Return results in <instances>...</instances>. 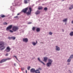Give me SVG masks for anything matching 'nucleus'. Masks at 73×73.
<instances>
[{"label": "nucleus", "instance_id": "f257e3e1", "mask_svg": "<svg viewBox=\"0 0 73 73\" xmlns=\"http://www.w3.org/2000/svg\"><path fill=\"white\" fill-rule=\"evenodd\" d=\"M5 43L4 41H0V50H4L5 47L4 46Z\"/></svg>", "mask_w": 73, "mask_h": 73}, {"label": "nucleus", "instance_id": "f03ea898", "mask_svg": "<svg viewBox=\"0 0 73 73\" xmlns=\"http://www.w3.org/2000/svg\"><path fill=\"white\" fill-rule=\"evenodd\" d=\"M48 62L47 63V66H50L52 65V63L53 62L52 60L51 59H49L48 60Z\"/></svg>", "mask_w": 73, "mask_h": 73}, {"label": "nucleus", "instance_id": "7ed1b4c3", "mask_svg": "<svg viewBox=\"0 0 73 73\" xmlns=\"http://www.w3.org/2000/svg\"><path fill=\"white\" fill-rule=\"evenodd\" d=\"M19 29V27L17 26H14L12 30L14 32H16Z\"/></svg>", "mask_w": 73, "mask_h": 73}, {"label": "nucleus", "instance_id": "20e7f679", "mask_svg": "<svg viewBox=\"0 0 73 73\" xmlns=\"http://www.w3.org/2000/svg\"><path fill=\"white\" fill-rule=\"evenodd\" d=\"M11 60V58H8L7 59H3L1 60V61H0V63H3V62H5L7 60Z\"/></svg>", "mask_w": 73, "mask_h": 73}, {"label": "nucleus", "instance_id": "39448f33", "mask_svg": "<svg viewBox=\"0 0 73 73\" xmlns=\"http://www.w3.org/2000/svg\"><path fill=\"white\" fill-rule=\"evenodd\" d=\"M29 9L30 11H29L27 13V15H31L32 12V8H31V7H29Z\"/></svg>", "mask_w": 73, "mask_h": 73}, {"label": "nucleus", "instance_id": "423d86ee", "mask_svg": "<svg viewBox=\"0 0 73 73\" xmlns=\"http://www.w3.org/2000/svg\"><path fill=\"white\" fill-rule=\"evenodd\" d=\"M28 8L27 7L23 9L22 10V12H24V13H27V11H28Z\"/></svg>", "mask_w": 73, "mask_h": 73}, {"label": "nucleus", "instance_id": "0eeeda50", "mask_svg": "<svg viewBox=\"0 0 73 73\" xmlns=\"http://www.w3.org/2000/svg\"><path fill=\"white\" fill-rule=\"evenodd\" d=\"M5 50L7 52H10V50H11V48L9 47H7Z\"/></svg>", "mask_w": 73, "mask_h": 73}, {"label": "nucleus", "instance_id": "6e6552de", "mask_svg": "<svg viewBox=\"0 0 73 73\" xmlns=\"http://www.w3.org/2000/svg\"><path fill=\"white\" fill-rule=\"evenodd\" d=\"M12 28V25H10L7 28L6 30L7 31H9L10 29H11Z\"/></svg>", "mask_w": 73, "mask_h": 73}, {"label": "nucleus", "instance_id": "1a4fd4ad", "mask_svg": "<svg viewBox=\"0 0 73 73\" xmlns=\"http://www.w3.org/2000/svg\"><path fill=\"white\" fill-rule=\"evenodd\" d=\"M23 41L24 42H27L28 41V39L27 38H25L23 39Z\"/></svg>", "mask_w": 73, "mask_h": 73}, {"label": "nucleus", "instance_id": "9d476101", "mask_svg": "<svg viewBox=\"0 0 73 73\" xmlns=\"http://www.w3.org/2000/svg\"><path fill=\"white\" fill-rule=\"evenodd\" d=\"M36 70L34 68H32L31 70V73H35Z\"/></svg>", "mask_w": 73, "mask_h": 73}, {"label": "nucleus", "instance_id": "9b49d317", "mask_svg": "<svg viewBox=\"0 0 73 73\" xmlns=\"http://www.w3.org/2000/svg\"><path fill=\"white\" fill-rule=\"evenodd\" d=\"M44 60L43 61L45 62H46V61H47V60H48V58L46 57H45L44 58Z\"/></svg>", "mask_w": 73, "mask_h": 73}, {"label": "nucleus", "instance_id": "f8f14e48", "mask_svg": "<svg viewBox=\"0 0 73 73\" xmlns=\"http://www.w3.org/2000/svg\"><path fill=\"white\" fill-rule=\"evenodd\" d=\"M37 41H36V43H35V42H32V44L33 45H36V44H37Z\"/></svg>", "mask_w": 73, "mask_h": 73}, {"label": "nucleus", "instance_id": "ddd939ff", "mask_svg": "<svg viewBox=\"0 0 73 73\" xmlns=\"http://www.w3.org/2000/svg\"><path fill=\"white\" fill-rule=\"evenodd\" d=\"M56 50L59 51L60 50V47H58V46H56Z\"/></svg>", "mask_w": 73, "mask_h": 73}, {"label": "nucleus", "instance_id": "4468645a", "mask_svg": "<svg viewBox=\"0 0 73 73\" xmlns=\"http://www.w3.org/2000/svg\"><path fill=\"white\" fill-rule=\"evenodd\" d=\"M38 61H39L40 62L42 63V64H43V65H45V64L43 62H42V61H41V60H40V58H38Z\"/></svg>", "mask_w": 73, "mask_h": 73}, {"label": "nucleus", "instance_id": "2eb2a0df", "mask_svg": "<svg viewBox=\"0 0 73 73\" xmlns=\"http://www.w3.org/2000/svg\"><path fill=\"white\" fill-rule=\"evenodd\" d=\"M35 73H40V71L38 70L37 69L35 70Z\"/></svg>", "mask_w": 73, "mask_h": 73}, {"label": "nucleus", "instance_id": "dca6fc26", "mask_svg": "<svg viewBox=\"0 0 73 73\" xmlns=\"http://www.w3.org/2000/svg\"><path fill=\"white\" fill-rule=\"evenodd\" d=\"M40 11H37L36 12L35 14H36V15H39V14H40Z\"/></svg>", "mask_w": 73, "mask_h": 73}, {"label": "nucleus", "instance_id": "f3484780", "mask_svg": "<svg viewBox=\"0 0 73 73\" xmlns=\"http://www.w3.org/2000/svg\"><path fill=\"white\" fill-rule=\"evenodd\" d=\"M36 31L38 32H40V28H37L36 29Z\"/></svg>", "mask_w": 73, "mask_h": 73}, {"label": "nucleus", "instance_id": "a211bd4d", "mask_svg": "<svg viewBox=\"0 0 73 73\" xmlns=\"http://www.w3.org/2000/svg\"><path fill=\"white\" fill-rule=\"evenodd\" d=\"M1 17L2 18H4V17H5L6 16L5 15H1Z\"/></svg>", "mask_w": 73, "mask_h": 73}, {"label": "nucleus", "instance_id": "6ab92c4d", "mask_svg": "<svg viewBox=\"0 0 73 73\" xmlns=\"http://www.w3.org/2000/svg\"><path fill=\"white\" fill-rule=\"evenodd\" d=\"M67 20L68 19L66 18L65 19H64V20H63V21H64V22H66Z\"/></svg>", "mask_w": 73, "mask_h": 73}, {"label": "nucleus", "instance_id": "aec40b11", "mask_svg": "<svg viewBox=\"0 0 73 73\" xmlns=\"http://www.w3.org/2000/svg\"><path fill=\"white\" fill-rule=\"evenodd\" d=\"M42 9V7H38V9L40 10V9Z\"/></svg>", "mask_w": 73, "mask_h": 73}, {"label": "nucleus", "instance_id": "412c9836", "mask_svg": "<svg viewBox=\"0 0 73 73\" xmlns=\"http://www.w3.org/2000/svg\"><path fill=\"white\" fill-rule=\"evenodd\" d=\"M70 61H71V58H69L68 60L67 61L68 62H70Z\"/></svg>", "mask_w": 73, "mask_h": 73}, {"label": "nucleus", "instance_id": "4be33fe9", "mask_svg": "<svg viewBox=\"0 0 73 73\" xmlns=\"http://www.w3.org/2000/svg\"><path fill=\"white\" fill-rule=\"evenodd\" d=\"M70 35L71 36H72L73 35V32H72L70 33Z\"/></svg>", "mask_w": 73, "mask_h": 73}, {"label": "nucleus", "instance_id": "5701e85b", "mask_svg": "<svg viewBox=\"0 0 73 73\" xmlns=\"http://www.w3.org/2000/svg\"><path fill=\"white\" fill-rule=\"evenodd\" d=\"M24 2L25 4H27V3H28V1H27V0H25Z\"/></svg>", "mask_w": 73, "mask_h": 73}, {"label": "nucleus", "instance_id": "b1692460", "mask_svg": "<svg viewBox=\"0 0 73 73\" xmlns=\"http://www.w3.org/2000/svg\"><path fill=\"white\" fill-rule=\"evenodd\" d=\"M11 38L12 39H13V40H15V39H16V37H11Z\"/></svg>", "mask_w": 73, "mask_h": 73}, {"label": "nucleus", "instance_id": "393cba45", "mask_svg": "<svg viewBox=\"0 0 73 73\" xmlns=\"http://www.w3.org/2000/svg\"><path fill=\"white\" fill-rule=\"evenodd\" d=\"M49 34L50 35H52V34H53V33H52V32H49Z\"/></svg>", "mask_w": 73, "mask_h": 73}, {"label": "nucleus", "instance_id": "a878e982", "mask_svg": "<svg viewBox=\"0 0 73 73\" xmlns=\"http://www.w3.org/2000/svg\"><path fill=\"white\" fill-rule=\"evenodd\" d=\"M73 58V55H71V56L70 57V58Z\"/></svg>", "mask_w": 73, "mask_h": 73}, {"label": "nucleus", "instance_id": "bb28decb", "mask_svg": "<svg viewBox=\"0 0 73 73\" xmlns=\"http://www.w3.org/2000/svg\"><path fill=\"white\" fill-rule=\"evenodd\" d=\"M36 29V28H35V27H33V28L32 30L33 31H35Z\"/></svg>", "mask_w": 73, "mask_h": 73}, {"label": "nucleus", "instance_id": "cd10ccee", "mask_svg": "<svg viewBox=\"0 0 73 73\" xmlns=\"http://www.w3.org/2000/svg\"><path fill=\"white\" fill-rule=\"evenodd\" d=\"M44 9L45 11H47V10L48 9V8L47 7H45V8H44Z\"/></svg>", "mask_w": 73, "mask_h": 73}, {"label": "nucleus", "instance_id": "c85d7f7f", "mask_svg": "<svg viewBox=\"0 0 73 73\" xmlns=\"http://www.w3.org/2000/svg\"><path fill=\"white\" fill-rule=\"evenodd\" d=\"M4 25H7V23L5 22L3 23Z\"/></svg>", "mask_w": 73, "mask_h": 73}, {"label": "nucleus", "instance_id": "c756f323", "mask_svg": "<svg viewBox=\"0 0 73 73\" xmlns=\"http://www.w3.org/2000/svg\"><path fill=\"white\" fill-rule=\"evenodd\" d=\"M30 68H31V67L30 66H29L28 68H27V69L28 70H29L30 69Z\"/></svg>", "mask_w": 73, "mask_h": 73}, {"label": "nucleus", "instance_id": "7c9ffc66", "mask_svg": "<svg viewBox=\"0 0 73 73\" xmlns=\"http://www.w3.org/2000/svg\"><path fill=\"white\" fill-rule=\"evenodd\" d=\"M14 57H15V58H16V59H17V60H18L17 58V56H14Z\"/></svg>", "mask_w": 73, "mask_h": 73}, {"label": "nucleus", "instance_id": "2f4dec72", "mask_svg": "<svg viewBox=\"0 0 73 73\" xmlns=\"http://www.w3.org/2000/svg\"><path fill=\"white\" fill-rule=\"evenodd\" d=\"M41 68H38V69H37L38 70H41Z\"/></svg>", "mask_w": 73, "mask_h": 73}, {"label": "nucleus", "instance_id": "473e14b6", "mask_svg": "<svg viewBox=\"0 0 73 73\" xmlns=\"http://www.w3.org/2000/svg\"><path fill=\"white\" fill-rule=\"evenodd\" d=\"M9 32H11V33H13V31L11 30H10Z\"/></svg>", "mask_w": 73, "mask_h": 73}, {"label": "nucleus", "instance_id": "72a5a7b5", "mask_svg": "<svg viewBox=\"0 0 73 73\" xmlns=\"http://www.w3.org/2000/svg\"><path fill=\"white\" fill-rule=\"evenodd\" d=\"M72 9V8L70 7V8H69V10H71V9Z\"/></svg>", "mask_w": 73, "mask_h": 73}, {"label": "nucleus", "instance_id": "f704fd0d", "mask_svg": "<svg viewBox=\"0 0 73 73\" xmlns=\"http://www.w3.org/2000/svg\"><path fill=\"white\" fill-rule=\"evenodd\" d=\"M6 56H8V54L7 53L5 55Z\"/></svg>", "mask_w": 73, "mask_h": 73}, {"label": "nucleus", "instance_id": "c9c22d12", "mask_svg": "<svg viewBox=\"0 0 73 73\" xmlns=\"http://www.w3.org/2000/svg\"><path fill=\"white\" fill-rule=\"evenodd\" d=\"M21 70H24V68H22Z\"/></svg>", "mask_w": 73, "mask_h": 73}, {"label": "nucleus", "instance_id": "e433bc0d", "mask_svg": "<svg viewBox=\"0 0 73 73\" xmlns=\"http://www.w3.org/2000/svg\"><path fill=\"white\" fill-rule=\"evenodd\" d=\"M71 7L72 8H73V5H71Z\"/></svg>", "mask_w": 73, "mask_h": 73}, {"label": "nucleus", "instance_id": "4c0bfd02", "mask_svg": "<svg viewBox=\"0 0 73 73\" xmlns=\"http://www.w3.org/2000/svg\"><path fill=\"white\" fill-rule=\"evenodd\" d=\"M18 17V16H17L14 17V18H17Z\"/></svg>", "mask_w": 73, "mask_h": 73}, {"label": "nucleus", "instance_id": "58836bf2", "mask_svg": "<svg viewBox=\"0 0 73 73\" xmlns=\"http://www.w3.org/2000/svg\"><path fill=\"white\" fill-rule=\"evenodd\" d=\"M8 38H9V39H11V38H11V37H8Z\"/></svg>", "mask_w": 73, "mask_h": 73}, {"label": "nucleus", "instance_id": "ea45409f", "mask_svg": "<svg viewBox=\"0 0 73 73\" xmlns=\"http://www.w3.org/2000/svg\"><path fill=\"white\" fill-rule=\"evenodd\" d=\"M72 24H73V20L72 21Z\"/></svg>", "mask_w": 73, "mask_h": 73}, {"label": "nucleus", "instance_id": "a19ab883", "mask_svg": "<svg viewBox=\"0 0 73 73\" xmlns=\"http://www.w3.org/2000/svg\"><path fill=\"white\" fill-rule=\"evenodd\" d=\"M26 73H27V70H26Z\"/></svg>", "mask_w": 73, "mask_h": 73}, {"label": "nucleus", "instance_id": "79ce46f5", "mask_svg": "<svg viewBox=\"0 0 73 73\" xmlns=\"http://www.w3.org/2000/svg\"><path fill=\"white\" fill-rule=\"evenodd\" d=\"M27 1H29L30 0H27Z\"/></svg>", "mask_w": 73, "mask_h": 73}, {"label": "nucleus", "instance_id": "37998d69", "mask_svg": "<svg viewBox=\"0 0 73 73\" xmlns=\"http://www.w3.org/2000/svg\"><path fill=\"white\" fill-rule=\"evenodd\" d=\"M31 23H32L30 22V23H29V24H31Z\"/></svg>", "mask_w": 73, "mask_h": 73}, {"label": "nucleus", "instance_id": "c03bdc74", "mask_svg": "<svg viewBox=\"0 0 73 73\" xmlns=\"http://www.w3.org/2000/svg\"><path fill=\"white\" fill-rule=\"evenodd\" d=\"M20 15L19 13H18L17 14V15Z\"/></svg>", "mask_w": 73, "mask_h": 73}, {"label": "nucleus", "instance_id": "a18cd8bd", "mask_svg": "<svg viewBox=\"0 0 73 73\" xmlns=\"http://www.w3.org/2000/svg\"><path fill=\"white\" fill-rule=\"evenodd\" d=\"M62 31H63V32H64V30H62Z\"/></svg>", "mask_w": 73, "mask_h": 73}, {"label": "nucleus", "instance_id": "49530a36", "mask_svg": "<svg viewBox=\"0 0 73 73\" xmlns=\"http://www.w3.org/2000/svg\"><path fill=\"white\" fill-rule=\"evenodd\" d=\"M70 64L69 63L68 64V65H69Z\"/></svg>", "mask_w": 73, "mask_h": 73}, {"label": "nucleus", "instance_id": "de8ad7c7", "mask_svg": "<svg viewBox=\"0 0 73 73\" xmlns=\"http://www.w3.org/2000/svg\"><path fill=\"white\" fill-rule=\"evenodd\" d=\"M14 65L15 66V64H14Z\"/></svg>", "mask_w": 73, "mask_h": 73}]
</instances>
